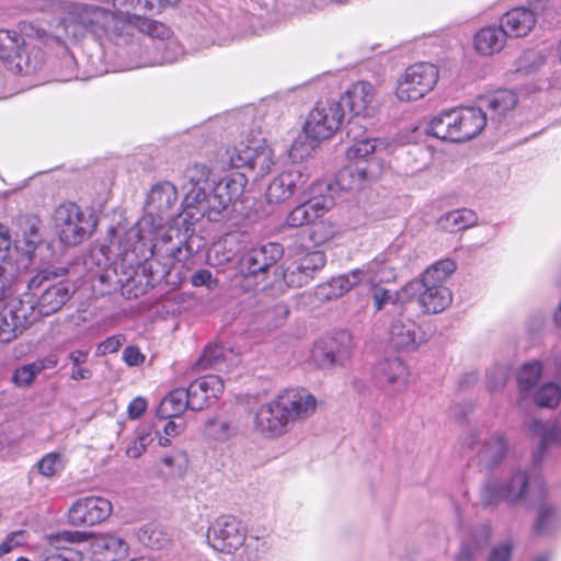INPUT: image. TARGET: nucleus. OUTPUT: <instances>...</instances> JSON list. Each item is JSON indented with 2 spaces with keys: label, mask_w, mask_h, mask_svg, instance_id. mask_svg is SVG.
<instances>
[{
  "label": "nucleus",
  "mask_w": 561,
  "mask_h": 561,
  "mask_svg": "<svg viewBox=\"0 0 561 561\" xmlns=\"http://www.w3.org/2000/svg\"><path fill=\"white\" fill-rule=\"evenodd\" d=\"M75 15L80 25L89 30L102 45L114 44L117 56L126 59L124 70H131L162 62H173L175 55L168 51L179 49L170 38V28L161 22L122 11L82 4Z\"/></svg>",
  "instance_id": "1"
},
{
  "label": "nucleus",
  "mask_w": 561,
  "mask_h": 561,
  "mask_svg": "<svg viewBox=\"0 0 561 561\" xmlns=\"http://www.w3.org/2000/svg\"><path fill=\"white\" fill-rule=\"evenodd\" d=\"M316 408L317 399L307 390L287 389L260 405L254 426L266 437H278L287 433L295 422L310 417Z\"/></svg>",
  "instance_id": "2"
},
{
  "label": "nucleus",
  "mask_w": 561,
  "mask_h": 561,
  "mask_svg": "<svg viewBox=\"0 0 561 561\" xmlns=\"http://www.w3.org/2000/svg\"><path fill=\"white\" fill-rule=\"evenodd\" d=\"M213 550L222 556L221 561H261L270 543L264 536H248L237 517L222 515L213 524Z\"/></svg>",
  "instance_id": "3"
},
{
  "label": "nucleus",
  "mask_w": 561,
  "mask_h": 561,
  "mask_svg": "<svg viewBox=\"0 0 561 561\" xmlns=\"http://www.w3.org/2000/svg\"><path fill=\"white\" fill-rule=\"evenodd\" d=\"M215 161L218 169H244L259 179L274 165V152L264 138L249 135L245 140L219 148Z\"/></svg>",
  "instance_id": "4"
},
{
  "label": "nucleus",
  "mask_w": 561,
  "mask_h": 561,
  "mask_svg": "<svg viewBox=\"0 0 561 561\" xmlns=\"http://www.w3.org/2000/svg\"><path fill=\"white\" fill-rule=\"evenodd\" d=\"M545 493V483L540 477L530 479L525 470L517 469L502 482H488L481 491V500L485 506L499 500L515 504L526 501L528 496L533 501L540 500Z\"/></svg>",
  "instance_id": "5"
},
{
  "label": "nucleus",
  "mask_w": 561,
  "mask_h": 561,
  "mask_svg": "<svg viewBox=\"0 0 561 561\" xmlns=\"http://www.w3.org/2000/svg\"><path fill=\"white\" fill-rule=\"evenodd\" d=\"M61 274L56 271H41L33 276L27 283V293L34 304V312L36 317H48L59 311L62 306L70 299V285L66 280L53 282L57 276L65 275L66 268L60 270Z\"/></svg>",
  "instance_id": "6"
},
{
  "label": "nucleus",
  "mask_w": 561,
  "mask_h": 561,
  "mask_svg": "<svg viewBox=\"0 0 561 561\" xmlns=\"http://www.w3.org/2000/svg\"><path fill=\"white\" fill-rule=\"evenodd\" d=\"M283 254L282 244L276 242L252 248L244 253L240 259L239 268L247 286L265 288L271 276L277 274V262Z\"/></svg>",
  "instance_id": "7"
},
{
  "label": "nucleus",
  "mask_w": 561,
  "mask_h": 561,
  "mask_svg": "<svg viewBox=\"0 0 561 561\" xmlns=\"http://www.w3.org/2000/svg\"><path fill=\"white\" fill-rule=\"evenodd\" d=\"M8 287L0 294V343H10L36 320L34 304L8 295Z\"/></svg>",
  "instance_id": "8"
},
{
  "label": "nucleus",
  "mask_w": 561,
  "mask_h": 561,
  "mask_svg": "<svg viewBox=\"0 0 561 561\" xmlns=\"http://www.w3.org/2000/svg\"><path fill=\"white\" fill-rule=\"evenodd\" d=\"M95 224L77 204L59 205L53 214V227L61 243L75 247L82 243Z\"/></svg>",
  "instance_id": "9"
},
{
  "label": "nucleus",
  "mask_w": 561,
  "mask_h": 561,
  "mask_svg": "<svg viewBox=\"0 0 561 561\" xmlns=\"http://www.w3.org/2000/svg\"><path fill=\"white\" fill-rule=\"evenodd\" d=\"M176 201V188L170 182L158 183L151 188L146 199V214L135 226L138 240L144 239L145 233H152L163 225V215L172 209Z\"/></svg>",
  "instance_id": "10"
},
{
  "label": "nucleus",
  "mask_w": 561,
  "mask_h": 561,
  "mask_svg": "<svg viewBox=\"0 0 561 561\" xmlns=\"http://www.w3.org/2000/svg\"><path fill=\"white\" fill-rule=\"evenodd\" d=\"M42 51L24 50V38L15 31H0V60L16 75H31L42 66Z\"/></svg>",
  "instance_id": "11"
},
{
  "label": "nucleus",
  "mask_w": 561,
  "mask_h": 561,
  "mask_svg": "<svg viewBox=\"0 0 561 561\" xmlns=\"http://www.w3.org/2000/svg\"><path fill=\"white\" fill-rule=\"evenodd\" d=\"M438 69L433 64L419 62L405 69L398 79L396 95L401 102H414L433 90Z\"/></svg>",
  "instance_id": "12"
},
{
  "label": "nucleus",
  "mask_w": 561,
  "mask_h": 561,
  "mask_svg": "<svg viewBox=\"0 0 561 561\" xmlns=\"http://www.w3.org/2000/svg\"><path fill=\"white\" fill-rule=\"evenodd\" d=\"M344 118V110L340 101H319L310 111L304 125V131L312 140L320 141L330 138Z\"/></svg>",
  "instance_id": "13"
},
{
  "label": "nucleus",
  "mask_w": 561,
  "mask_h": 561,
  "mask_svg": "<svg viewBox=\"0 0 561 561\" xmlns=\"http://www.w3.org/2000/svg\"><path fill=\"white\" fill-rule=\"evenodd\" d=\"M414 298L421 309L426 313H439L451 302V293L445 285H427L425 282L414 279L401 288L399 300H408L410 304Z\"/></svg>",
  "instance_id": "14"
},
{
  "label": "nucleus",
  "mask_w": 561,
  "mask_h": 561,
  "mask_svg": "<svg viewBox=\"0 0 561 561\" xmlns=\"http://www.w3.org/2000/svg\"><path fill=\"white\" fill-rule=\"evenodd\" d=\"M346 137L352 145L346 150L348 160L357 161H380L375 154L380 153L387 149L385 141L378 138H371L367 135L365 126L358 118L350 119L345 127Z\"/></svg>",
  "instance_id": "15"
},
{
  "label": "nucleus",
  "mask_w": 561,
  "mask_h": 561,
  "mask_svg": "<svg viewBox=\"0 0 561 561\" xmlns=\"http://www.w3.org/2000/svg\"><path fill=\"white\" fill-rule=\"evenodd\" d=\"M371 379L381 391L392 396L407 389L409 370L399 357L385 358L374 366Z\"/></svg>",
  "instance_id": "16"
},
{
  "label": "nucleus",
  "mask_w": 561,
  "mask_h": 561,
  "mask_svg": "<svg viewBox=\"0 0 561 561\" xmlns=\"http://www.w3.org/2000/svg\"><path fill=\"white\" fill-rule=\"evenodd\" d=\"M352 348L351 333L341 331L316 343L312 350V358L319 367L332 368L342 365L350 357Z\"/></svg>",
  "instance_id": "17"
},
{
  "label": "nucleus",
  "mask_w": 561,
  "mask_h": 561,
  "mask_svg": "<svg viewBox=\"0 0 561 561\" xmlns=\"http://www.w3.org/2000/svg\"><path fill=\"white\" fill-rule=\"evenodd\" d=\"M389 342L398 351H414L426 341L414 320L408 316L407 307L398 310L388 330Z\"/></svg>",
  "instance_id": "18"
},
{
  "label": "nucleus",
  "mask_w": 561,
  "mask_h": 561,
  "mask_svg": "<svg viewBox=\"0 0 561 561\" xmlns=\"http://www.w3.org/2000/svg\"><path fill=\"white\" fill-rule=\"evenodd\" d=\"M309 174L302 167H293L283 171L270 183L266 199L270 204H282L305 190Z\"/></svg>",
  "instance_id": "19"
},
{
  "label": "nucleus",
  "mask_w": 561,
  "mask_h": 561,
  "mask_svg": "<svg viewBox=\"0 0 561 561\" xmlns=\"http://www.w3.org/2000/svg\"><path fill=\"white\" fill-rule=\"evenodd\" d=\"M113 511L112 503L102 496H87L77 500L68 512L73 526H93L104 522Z\"/></svg>",
  "instance_id": "20"
},
{
  "label": "nucleus",
  "mask_w": 561,
  "mask_h": 561,
  "mask_svg": "<svg viewBox=\"0 0 561 561\" xmlns=\"http://www.w3.org/2000/svg\"><path fill=\"white\" fill-rule=\"evenodd\" d=\"M248 181L243 172H233L216 183L213 186V213L230 215L234 203L242 196Z\"/></svg>",
  "instance_id": "21"
},
{
  "label": "nucleus",
  "mask_w": 561,
  "mask_h": 561,
  "mask_svg": "<svg viewBox=\"0 0 561 561\" xmlns=\"http://www.w3.org/2000/svg\"><path fill=\"white\" fill-rule=\"evenodd\" d=\"M381 169L382 164L379 161H357L342 169L336 176V182L342 190H360L377 180Z\"/></svg>",
  "instance_id": "22"
},
{
  "label": "nucleus",
  "mask_w": 561,
  "mask_h": 561,
  "mask_svg": "<svg viewBox=\"0 0 561 561\" xmlns=\"http://www.w3.org/2000/svg\"><path fill=\"white\" fill-rule=\"evenodd\" d=\"M333 205V199L329 196L312 197L291 209L285 220L287 228H300L312 225L321 218Z\"/></svg>",
  "instance_id": "23"
},
{
  "label": "nucleus",
  "mask_w": 561,
  "mask_h": 561,
  "mask_svg": "<svg viewBox=\"0 0 561 561\" xmlns=\"http://www.w3.org/2000/svg\"><path fill=\"white\" fill-rule=\"evenodd\" d=\"M375 87L367 81L354 83L342 96V101L350 106L354 114L351 119L358 118L360 123L375 112Z\"/></svg>",
  "instance_id": "24"
},
{
  "label": "nucleus",
  "mask_w": 561,
  "mask_h": 561,
  "mask_svg": "<svg viewBox=\"0 0 561 561\" xmlns=\"http://www.w3.org/2000/svg\"><path fill=\"white\" fill-rule=\"evenodd\" d=\"M526 428L533 436L539 438V445L534 454L535 463H539L546 450L550 446L561 447V411L551 422H542L539 419H531L527 422Z\"/></svg>",
  "instance_id": "25"
},
{
  "label": "nucleus",
  "mask_w": 561,
  "mask_h": 561,
  "mask_svg": "<svg viewBox=\"0 0 561 561\" xmlns=\"http://www.w3.org/2000/svg\"><path fill=\"white\" fill-rule=\"evenodd\" d=\"M461 142L477 137L486 125V113L474 106L455 107Z\"/></svg>",
  "instance_id": "26"
},
{
  "label": "nucleus",
  "mask_w": 561,
  "mask_h": 561,
  "mask_svg": "<svg viewBox=\"0 0 561 561\" xmlns=\"http://www.w3.org/2000/svg\"><path fill=\"white\" fill-rule=\"evenodd\" d=\"M426 134L444 141L461 142L456 108L435 115L426 127Z\"/></svg>",
  "instance_id": "27"
},
{
  "label": "nucleus",
  "mask_w": 561,
  "mask_h": 561,
  "mask_svg": "<svg viewBox=\"0 0 561 561\" xmlns=\"http://www.w3.org/2000/svg\"><path fill=\"white\" fill-rule=\"evenodd\" d=\"M535 13L526 8H514L501 18V27L506 36L523 37L526 36L535 26Z\"/></svg>",
  "instance_id": "28"
},
{
  "label": "nucleus",
  "mask_w": 561,
  "mask_h": 561,
  "mask_svg": "<svg viewBox=\"0 0 561 561\" xmlns=\"http://www.w3.org/2000/svg\"><path fill=\"white\" fill-rule=\"evenodd\" d=\"M358 270L362 272V282H367L371 286L393 282L397 277L396 267L388 253L377 255Z\"/></svg>",
  "instance_id": "29"
},
{
  "label": "nucleus",
  "mask_w": 561,
  "mask_h": 561,
  "mask_svg": "<svg viewBox=\"0 0 561 561\" xmlns=\"http://www.w3.org/2000/svg\"><path fill=\"white\" fill-rule=\"evenodd\" d=\"M92 549L99 561H121L127 557L129 545L116 535L103 534L94 539Z\"/></svg>",
  "instance_id": "30"
},
{
  "label": "nucleus",
  "mask_w": 561,
  "mask_h": 561,
  "mask_svg": "<svg viewBox=\"0 0 561 561\" xmlns=\"http://www.w3.org/2000/svg\"><path fill=\"white\" fill-rule=\"evenodd\" d=\"M87 539V534L81 531H61L50 537L54 549L47 551L44 561H79L76 550L67 549L62 543L81 542Z\"/></svg>",
  "instance_id": "31"
},
{
  "label": "nucleus",
  "mask_w": 561,
  "mask_h": 561,
  "mask_svg": "<svg viewBox=\"0 0 561 561\" xmlns=\"http://www.w3.org/2000/svg\"><path fill=\"white\" fill-rule=\"evenodd\" d=\"M327 262V256L322 250L309 251L299 256L295 261V270L289 274V282L295 283L293 278L296 272L299 275L298 285H302L309 282L312 278V274L319 270H321Z\"/></svg>",
  "instance_id": "32"
},
{
  "label": "nucleus",
  "mask_w": 561,
  "mask_h": 561,
  "mask_svg": "<svg viewBox=\"0 0 561 561\" xmlns=\"http://www.w3.org/2000/svg\"><path fill=\"white\" fill-rule=\"evenodd\" d=\"M506 37V33L501 25L485 26L476 34L474 47L480 54L490 56L499 53L504 47Z\"/></svg>",
  "instance_id": "33"
},
{
  "label": "nucleus",
  "mask_w": 561,
  "mask_h": 561,
  "mask_svg": "<svg viewBox=\"0 0 561 561\" xmlns=\"http://www.w3.org/2000/svg\"><path fill=\"white\" fill-rule=\"evenodd\" d=\"M11 238L7 227L0 224V294L14 278L15 267L10 259Z\"/></svg>",
  "instance_id": "34"
},
{
  "label": "nucleus",
  "mask_w": 561,
  "mask_h": 561,
  "mask_svg": "<svg viewBox=\"0 0 561 561\" xmlns=\"http://www.w3.org/2000/svg\"><path fill=\"white\" fill-rule=\"evenodd\" d=\"M15 249L26 255L31 261L34 260L35 252L43 245L39 228L35 219H28L21 234H16Z\"/></svg>",
  "instance_id": "35"
},
{
  "label": "nucleus",
  "mask_w": 561,
  "mask_h": 561,
  "mask_svg": "<svg viewBox=\"0 0 561 561\" xmlns=\"http://www.w3.org/2000/svg\"><path fill=\"white\" fill-rule=\"evenodd\" d=\"M478 217L474 211L467 208L446 213L438 219V226L447 232H458L476 225Z\"/></svg>",
  "instance_id": "36"
},
{
  "label": "nucleus",
  "mask_w": 561,
  "mask_h": 561,
  "mask_svg": "<svg viewBox=\"0 0 561 561\" xmlns=\"http://www.w3.org/2000/svg\"><path fill=\"white\" fill-rule=\"evenodd\" d=\"M188 404L185 389L172 390L160 402L157 409V416L164 420L176 417L188 409Z\"/></svg>",
  "instance_id": "37"
},
{
  "label": "nucleus",
  "mask_w": 561,
  "mask_h": 561,
  "mask_svg": "<svg viewBox=\"0 0 561 561\" xmlns=\"http://www.w3.org/2000/svg\"><path fill=\"white\" fill-rule=\"evenodd\" d=\"M517 95L512 90L496 91L484 100L488 110L491 112V119H500L517 104Z\"/></svg>",
  "instance_id": "38"
},
{
  "label": "nucleus",
  "mask_w": 561,
  "mask_h": 561,
  "mask_svg": "<svg viewBox=\"0 0 561 561\" xmlns=\"http://www.w3.org/2000/svg\"><path fill=\"white\" fill-rule=\"evenodd\" d=\"M507 450L503 435L496 434L486 440L479 451V461L485 468L493 467L502 461Z\"/></svg>",
  "instance_id": "39"
},
{
  "label": "nucleus",
  "mask_w": 561,
  "mask_h": 561,
  "mask_svg": "<svg viewBox=\"0 0 561 561\" xmlns=\"http://www.w3.org/2000/svg\"><path fill=\"white\" fill-rule=\"evenodd\" d=\"M208 389L209 381L207 377H201L191 382L188 388L185 389L188 399V409L199 411L208 405Z\"/></svg>",
  "instance_id": "40"
},
{
  "label": "nucleus",
  "mask_w": 561,
  "mask_h": 561,
  "mask_svg": "<svg viewBox=\"0 0 561 561\" xmlns=\"http://www.w3.org/2000/svg\"><path fill=\"white\" fill-rule=\"evenodd\" d=\"M456 263L453 260H440L430 266L420 280L427 285H445L447 278L455 272Z\"/></svg>",
  "instance_id": "41"
},
{
  "label": "nucleus",
  "mask_w": 561,
  "mask_h": 561,
  "mask_svg": "<svg viewBox=\"0 0 561 561\" xmlns=\"http://www.w3.org/2000/svg\"><path fill=\"white\" fill-rule=\"evenodd\" d=\"M187 467V455L176 450L161 459L160 473L165 479L182 477Z\"/></svg>",
  "instance_id": "42"
},
{
  "label": "nucleus",
  "mask_w": 561,
  "mask_h": 561,
  "mask_svg": "<svg viewBox=\"0 0 561 561\" xmlns=\"http://www.w3.org/2000/svg\"><path fill=\"white\" fill-rule=\"evenodd\" d=\"M362 282V272L358 268L351 271L347 274L333 277L328 283L327 297H340L351 290L355 285Z\"/></svg>",
  "instance_id": "43"
},
{
  "label": "nucleus",
  "mask_w": 561,
  "mask_h": 561,
  "mask_svg": "<svg viewBox=\"0 0 561 561\" xmlns=\"http://www.w3.org/2000/svg\"><path fill=\"white\" fill-rule=\"evenodd\" d=\"M152 442V427L148 424H141L136 428L135 437L127 445L125 454L133 459L139 458Z\"/></svg>",
  "instance_id": "44"
},
{
  "label": "nucleus",
  "mask_w": 561,
  "mask_h": 561,
  "mask_svg": "<svg viewBox=\"0 0 561 561\" xmlns=\"http://www.w3.org/2000/svg\"><path fill=\"white\" fill-rule=\"evenodd\" d=\"M559 524L558 512L553 505L542 502L538 507L535 531L539 535L550 534Z\"/></svg>",
  "instance_id": "45"
},
{
  "label": "nucleus",
  "mask_w": 561,
  "mask_h": 561,
  "mask_svg": "<svg viewBox=\"0 0 561 561\" xmlns=\"http://www.w3.org/2000/svg\"><path fill=\"white\" fill-rule=\"evenodd\" d=\"M560 401L561 387L556 382H546L534 393V402L540 408L554 409Z\"/></svg>",
  "instance_id": "46"
},
{
  "label": "nucleus",
  "mask_w": 561,
  "mask_h": 561,
  "mask_svg": "<svg viewBox=\"0 0 561 561\" xmlns=\"http://www.w3.org/2000/svg\"><path fill=\"white\" fill-rule=\"evenodd\" d=\"M336 232V227L331 220H316L310 226L309 239L313 245L321 247L331 241L335 237Z\"/></svg>",
  "instance_id": "47"
},
{
  "label": "nucleus",
  "mask_w": 561,
  "mask_h": 561,
  "mask_svg": "<svg viewBox=\"0 0 561 561\" xmlns=\"http://www.w3.org/2000/svg\"><path fill=\"white\" fill-rule=\"evenodd\" d=\"M542 373L541 364L537 360L526 363L522 366L518 376H517V382L519 390L523 392H527L530 389H533Z\"/></svg>",
  "instance_id": "48"
},
{
  "label": "nucleus",
  "mask_w": 561,
  "mask_h": 561,
  "mask_svg": "<svg viewBox=\"0 0 561 561\" xmlns=\"http://www.w3.org/2000/svg\"><path fill=\"white\" fill-rule=\"evenodd\" d=\"M239 236L234 232L225 233L217 242H213V251L217 254V263L229 262L238 251L237 241Z\"/></svg>",
  "instance_id": "49"
},
{
  "label": "nucleus",
  "mask_w": 561,
  "mask_h": 561,
  "mask_svg": "<svg viewBox=\"0 0 561 561\" xmlns=\"http://www.w3.org/2000/svg\"><path fill=\"white\" fill-rule=\"evenodd\" d=\"M373 290V301L376 310H381L387 304H392L398 310H401L402 308L407 307L408 300H399V294L401 293V289L394 293H391L388 289H385L382 287L374 286Z\"/></svg>",
  "instance_id": "50"
},
{
  "label": "nucleus",
  "mask_w": 561,
  "mask_h": 561,
  "mask_svg": "<svg viewBox=\"0 0 561 561\" xmlns=\"http://www.w3.org/2000/svg\"><path fill=\"white\" fill-rule=\"evenodd\" d=\"M489 536V529L485 528L479 539H474L472 542L462 543L457 561H472L476 553L488 545Z\"/></svg>",
  "instance_id": "51"
},
{
  "label": "nucleus",
  "mask_w": 561,
  "mask_h": 561,
  "mask_svg": "<svg viewBox=\"0 0 561 561\" xmlns=\"http://www.w3.org/2000/svg\"><path fill=\"white\" fill-rule=\"evenodd\" d=\"M213 370L222 373L232 366L236 362V356L231 350H226L222 346L213 345Z\"/></svg>",
  "instance_id": "52"
},
{
  "label": "nucleus",
  "mask_w": 561,
  "mask_h": 561,
  "mask_svg": "<svg viewBox=\"0 0 561 561\" xmlns=\"http://www.w3.org/2000/svg\"><path fill=\"white\" fill-rule=\"evenodd\" d=\"M37 468L44 477H54L62 470L61 456L57 453H49L38 461Z\"/></svg>",
  "instance_id": "53"
},
{
  "label": "nucleus",
  "mask_w": 561,
  "mask_h": 561,
  "mask_svg": "<svg viewBox=\"0 0 561 561\" xmlns=\"http://www.w3.org/2000/svg\"><path fill=\"white\" fill-rule=\"evenodd\" d=\"M27 531L16 530L9 534L5 539L0 543V557H3L14 549L22 547L27 542Z\"/></svg>",
  "instance_id": "54"
},
{
  "label": "nucleus",
  "mask_w": 561,
  "mask_h": 561,
  "mask_svg": "<svg viewBox=\"0 0 561 561\" xmlns=\"http://www.w3.org/2000/svg\"><path fill=\"white\" fill-rule=\"evenodd\" d=\"M508 369L505 366H495L488 373V389L492 392L501 390L506 385Z\"/></svg>",
  "instance_id": "55"
},
{
  "label": "nucleus",
  "mask_w": 561,
  "mask_h": 561,
  "mask_svg": "<svg viewBox=\"0 0 561 561\" xmlns=\"http://www.w3.org/2000/svg\"><path fill=\"white\" fill-rule=\"evenodd\" d=\"M37 375L38 371L35 369V364H26L14 371L12 381L19 387H27L34 381Z\"/></svg>",
  "instance_id": "56"
},
{
  "label": "nucleus",
  "mask_w": 561,
  "mask_h": 561,
  "mask_svg": "<svg viewBox=\"0 0 561 561\" xmlns=\"http://www.w3.org/2000/svg\"><path fill=\"white\" fill-rule=\"evenodd\" d=\"M125 341L126 339L123 334L112 335L98 345L96 355L104 356L106 354L116 353Z\"/></svg>",
  "instance_id": "57"
},
{
  "label": "nucleus",
  "mask_w": 561,
  "mask_h": 561,
  "mask_svg": "<svg viewBox=\"0 0 561 561\" xmlns=\"http://www.w3.org/2000/svg\"><path fill=\"white\" fill-rule=\"evenodd\" d=\"M545 56L538 51H527L519 59V70L526 72L536 70L545 64Z\"/></svg>",
  "instance_id": "58"
},
{
  "label": "nucleus",
  "mask_w": 561,
  "mask_h": 561,
  "mask_svg": "<svg viewBox=\"0 0 561 561\" xmlns=\"http://www.w3.org/2000/svg\"><path fill=\"white\" fill-rule=\"evenodd\" d=\"M287 313L288 311L286 307L283 305H276L272 310H267L263 314L264 320L267 322V330H272L280 325L284 319L286 318Z\"/></svg>",
  "instance_id": "59"
},
{
  "label": "nucleus",
  "mask_w": 561,
  "mask_h": 561,
  "mask_svg": "<svg viewBox=\"0 0 561 561\" xmlns=\"http://www.w3.org/2000/svg\"><path fill=\"white\" fill-rule=\"evenodd\" d=\"M135 10H160L165 5L175 4L179 0H128Z\"/></svg>",
  "instance_id": "60"
},
{
  "label": "nucleus",
  "mask_w": 561,
  "mask_h": 561,
  "mask_svg": "<svg viewBox=\"0 0 561 561\" xmlns=\"http://www.w3.org/2000/svg\"><path fill=\"white\" fill-rule=\"evenodd\" d=\"M145 358V355L137 346H127L123 352V360L130 367L141 365Z\"/></svg>",
  "instance_id": "61"
},
{
  "label": "nucleus",
  "mask_w": 561,
  "mask_h": 561,
  "mask_svg": "<svg viewBox=\"0 0 561 561\" xmlns=\"http://www.w3.org/2000/svg\"><path fill=\"white\" fill-rule=\"evenodd\" d=\"M512 542L505 541L492 550L488 561H510L512 556Z\"/></svg>",
  "instance_id": "62"
},
{
  "label": "nucleus",
  "mask_w": 561,
  "mask_h": 561,
  "mask_svg": "<svg viewBox=\"0 0 561 561\" xmlns=\"http://www.w3.org/2000/svg\"><path fill=\"white\" fill-rule=\"evenodd\" d=\"M147 409V401L142 397L135 398L128 405V415L130 419H139Z\"/></svg>",
  "instance_id": "63"
},
{
  "label": "nucleus",
  "mask_w": 561,
  "mask_h": 561,
  "mask_svg": "<svg viewBox=\"0 0 561 561\" xmlns=\"http://www.w3.org/2000/svg\"><path fill=\"white\" fill-rule=\"evenodd\" d=\"M218 427L215 433V438L218 440L228 439L233 433L234 428L227 421L215 422L213 420V428Z\"/></svg>",
  "instance_id": "64"
}]
</instances>
